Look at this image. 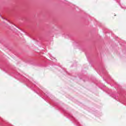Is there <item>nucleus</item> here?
<instances>
[{
    "instance_id": "nucleus-1",
    "label": "nucleus",
    "mask_w": 126,
    "mask_h": 126,
    "mask_svg": "<svg viewBox=\"0 0 126 126\" xmlns=\"http://www.w3.org/2000/svg\"><path fill=\"white\" fill-rule=\"evenodd\" d=\"M2 19H4V18L2 17Z\"/></svg>"
},
{
    "instance_id": "nucleus-2",
    "label": "nucleus",
    "mask_w": 126,
    "mask_h": 126,
    "mask_svg": "<svg viewBox=\"0 0 126 126\" xmlns=\"http://www.w3.org/2000/svg\"><path fill=\"white\" fill-rule=\"evenodd\" d=\"M5 20H7V19H5Z\"/></svg>"
}]
</instances>
